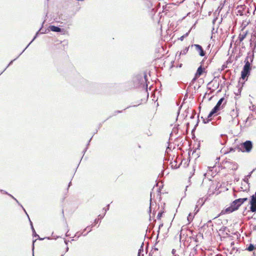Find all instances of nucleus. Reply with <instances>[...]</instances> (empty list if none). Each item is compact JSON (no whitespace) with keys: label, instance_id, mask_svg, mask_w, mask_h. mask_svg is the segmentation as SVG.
<instances>
[{"label":"nucleus","instance_id":"ddd939ff","mask_svg":"<svg viewBox=\"0 0 256 256\" xmlns=\"http://www.w3.org/2000/svg\"><path fill=\"white\" fill-rule=\"evenodd\" d=\"M50 30L54 32H61L62 29L58 26H50Z\"/></svg>","mask_w":256,"mask_h":256},{"label":"nucleus","instance_id":"cd10ccee","mask_svg":"<svg viewBox=\"0 0 256 256\" xmlns=\"http://www.w3.org/2000/svg\"><path fill=\"white\" fill-rule=\"evenodd\" d=\"M98 220H98V219L96 218V219L94 220V223L95 224H97V223L98 222Z\"/></svg>","mask_w":256,"mask_h":256},{"label":"nucleus","instance_id":"a19ab883","mask_svg":"<svg viewBox=\"0 0 256 256\" xmlns=\"http://www.w3.org/2000/svg\"><path fill=\"white\" fill-rule=\"evenodd\" d=\"M22 206V208H23L22 206ZM22 208L24 209V212H25L26 213V214L28 215V214H27L26 212V210H25V209H24V208Z\"/></svg>","mask_w":256,"mask_h":256},{"label":"nucleus","instance_id":"c85d7f7f","mask_svg":"<svg viewBox=\"0 0 256 256\" xmlns=\"http://www.w3.org/2000/svg\"><path fill=\"white\" fill-rule=\"evenodd\" d=\"M86 229H88V232H90V231H91V230H91V228H89V226H87V227H86V228L84 230H86Z\"/></svg>","mask_w":256,"mask_h":256},{"label":"nucleus","instance_id":"5701e85b","mask_svg":"<svg viewBox=\"0 0 256 256\" xmlns=\"http://www.w3.org/2000/svg\"><path fill=\"white\" fill-rule=\"evenodd\" d=\"M1 192H3L4 193L6 194H8V192H4V191L2 190ZM8 195L10 196L12 198H14L18 203V200L16 198H15L12 196L11 194H8Z\"/></svg>","mask_w":256,"mask_h":256},{"label":"nucleus","instance_id":"f03ea898","mask_svg":"<svg viewBox=\"0 0 256 256\" xmlns=\"http://www.w3.org/2000/svg\"><path fill=\"white\" fill-rule=\"evenodd\" d=\"M248 200V198H238L234 200L230 204V206L225 210L226 212H232L236 210H238L239 207L246 201Z\"/></svg>","mask_w":256,"mask_h":256},{"label":"nucleus","instance_id":"393cba45","mask_svg":"<svg viewBox=\"0 0 256 256\" xmlns=\"http://www.w3.org/2000/svg\"><path fill=\"white\" fill-rule=\"evenodd\" d=\"M224 232V229H222V226L220 229L219 230V232H218V234H219V235L220 236V234H222L223 232Z\"/></svg>","mask_w":256,"mask_h":256},{"label":"nucleus","instance_id":"6ab92c4d","mask_svg":"<svg viewBox=\"0 0 256 256\" xmlns=\"http://www.w3.org/2000/svg\"><path fill=\"white\" fill-rule=\"evenodd\" d=\"M188 48H186L182 50L180 52V54H186L188 52Z\"/></svg>","mask_w":256,"mask_h":256},{"label":"nucleus","instance_id":"3c124183","mask_svg":"<svg viewBox=\"0 0 256 256\" xmlns=\"http://www.w3.org/2000/svg\"><path fill=\"white\" fill-rule=\"evenodd\" d=\"M68 232L66 233H68ZM68 236V235L67 234H66V236Z\"/></svg>","mask_w":256,"mask_h":256},{"label":"nucleus","instance_id":"7ed1b4c3","mask_svg":"<svg viewBox=\"0 0 256 256\" xmlns=\"http://www.w3.org/2000/svg\"><path fill=\"white\" fill-rule=\"evenodd\" d=\"M244 62L245 64L241 72V78L242 80H245L246 78L248 77L251 70L250 64L248 60V57L245 59Z\"/></svg>","mask_w":256,"mask_h":256},{"label":"nucleus","instance_id":"423d86ee","mask_svg":"<svg viewBox=\"0 0 256 256\" xmlns=\"http://www.w3.org/2000/svg\"><path fill=\"white\" fill-rule=\"evenodd\" d=\"M217 112H216L215 110H214L213 109L211 110V112H210V114H208V116L207 118H203L202 117V118L203 119V122L204 123V124H206V123H208L211 120V117L212 116H213L214 114H216Z\"/></svg>","mask_w":256,"mask_h":256},{"label":"nucleus","instance_id":"bb28decb","mask_svg":"<svg viewBox=\"0 0 256 256\" xmlns=\"http://www.w3.org/2000/svg\"><path fill=\"white\" fill-rule=\"evenodd\" d=\"M198 205H196L194 210L196 211V213L198 212L199 210V209L198 208Z\"/></svg>","mask_w":256,"mask_h":256},{"label":"nucleus","instance_id":"09e8293b","mask_svg":"<svg viewBox=\"0 0 256 256\" xmlns=\"http://www.w3.org/2000/svg\"><path fill=\"white\" fill-rule=\"evenodd\" d=\"M27 216H28V214ZM28 218H30V217H28ZM29 220H30V222L31 221H30V219H29Z\"/></svg>","mask_w":256,"mask_h":256},{"label":"nucleus","instance_id":"1a4fd4ad","mask_svg":"<svg viewBox=\"0 0 256 256\" xmlns=\"http://www.w3.org/2000/svg\"><path fill=\"white\" fill-rule=\"evenodd\" d=\"M248 34V32L247 31H244L242 30L240 32L239 34L238 39L240 42H242V40L246 38V36Z\"/></svg>","mask_w":256,"mask_h":256},{"label":"nucleus","instance_id":"72a5a7b5","mask_svg":"<svg viewBox=\"0 0 256 256\" xmlns=\"http://www.w3.org/2000/svg\"><path fill=\"white\" fill-rule=\"evenodd\" d=\"M109 206H110L109 204H108V206H107V207H108V208H106V210H105V211H106V212L107 210H108V208H108Z\"/></svg>","mask_w":256,"mask_h":256},{"label":"nucleus","instance_id":"8fccbe9b","mask_svg":"<svg viewBox=\"0 0 256 256\" xmlns=\"http://www.w3.org/2000/svg\"><path fill=\"white\" fill-rule=\"evenodd\" d=\"M65 243L66 244H68V242H66V240H65Z\"/></svg>","mask_w":256,"mask_h":256},{"label":"nucleus","instance_id":"412c9836","mask_svg":"<svg viewBox=\"0 0 256 256\" xmlns=\"http://www.w3.org/2000/svg\"><path fill=\"white\" fill-rule=\"evenodd\" d=\"M171 5H172L171 4H167V5H166V6H165V7H164V11L168 10V8H170Z\"/></svg>","mask_w":256,"mask_h":256},{"label":"nucleus","instance_id":"aec40b11","mask_svg":"<svg viewBox=\"0 0 256 256\" xmlns=\"http://www.w3.org/2000/svg\"><path fill=\"white\" fill-rule=\"evenodd\" d=\"M204 204V201L203 200V199L202 198V199H200L198 201L196 205H198V206L199 205H200V206H202Z\"/></svg>","mask_w":256,"mask_h":256},{"label":"nucleus","instance_id":"39448f33","mask_svg":"<svg viewBox=\"0 0 256 256\" xmlns=\"http://www.w3.org/2000/svg\"><path fill=\"white\" fill-rule=\"evenodd\" d=\"M250 210L252 212H256V196L252 195L251 196V200L250 202Z\"/></svg>","mask_w":256,"mask_h":256},{"label":"nucleus","instance_id":"b1692460","mask_svg":"<svg viewBox=\"0 0 256 256\" xmlns=\"http://www.w3.org/2000/svg\"><path fill=\"white\" fill-rule=\"evenodd\" d=\"M142 252H143V246H142H142L140 247V248L139 249V250H138V256H140Z\"/></svg>","mask_w":256,"mask_h":256},{"label":"nucleus","instance_id":"37998d69","mask_svg":"<svg viewBox=\"0 0 256 256\" xmlns=\"http://www.w3.org/2000/svg\"><path fill=\"white\" fill-rule=\"evenodd\" d=\"M70 184H71V182H70V183L68 184V187L70 186Z\"/></svg>","mask_w":256,"mask_h":256},{"label":"nucleus","instance_id":"a211bd4d","mask_svg":"<svg viewBox=\"0 0 256 256\" xmlns=\"http://www.w3.org/2000/svg\"><path fill=\"white\" fill-rule=\"evenodd\" d=\"M190 31V30L188 32H186V34H184L181 37H180L179 39L182 41L183 40L184 38H185L188 36Z\"/></svg>","mask_w":256,"mask_h":256},{"label":"nucleus","instance_id":"de8ad7c7","mask_svg":"<svg viewBox=\"0 0 256 256\" xmlns=\"http://www.w3.org/2000/svg\"><path fill=\"white\" fill-rule=\"evenodd\" d=\"M174 250H172V252L173 254H174Z\"/></svg>","mask_w":256,"mask_h":256},{"label":"nucleus","instance_id":"9b49d317","mask_svg":"<svg viewBox=\"0 0 256 256\" xmlns=\"http://www.w3.org/2000/svg\"><path fill=\"white\" fill-rule=\"evenodd\" d=\"M149 256H160V252L158 251V248H155L151 251L149 254Z\"/></svg>","mask_w":256,"mask_h":256},{"label":"nucleus","instance_id":"20e7f679","mask_svg":"<svg viewBox=\"0 0 256 256\" xmlns=\"http://www.w3.org/2000/svg\"><path fill=\"white\" fill-rule=\"evenodd\" d=\"M240 146L244 148V150H242L247 152H250L252 148V144L250 140H246L244 142L241 144Z\"/></svg>","mask_w":256,"mask_h":256},{"label":"nucleus","instance_id":"2f4dec72","mask_svg":"<svg viewBox=\"0 0 256 256\" xmlns=\"http://www.w3.org/2000/svg\"><path fill=\"white\" fill-rule=\"evenodd\" d=\"M223 6H224V4H220V6H219V8H220V9H222Z\"/></svg>","mask_w":256,"mask_h":256},{"label":"nucleus","instance_id":"f257e3e1","mask_svg":"<svg viewBox=\"0 0 256 256\" xmlns=\"http://www.w3.org/2000/svg\"><path fill=\"white\" fill-rule=\"evenodd\" d=\"M220 156L217 157L216 160L215 165L213 166H209L208 167L209 169V171L206 173L204 174V176L206 177L209 175H210L212 177H214L216 173L220 172V170H222V164L224 162V160H222V162L220 163Z\"/></svg>","mask_w":256,"mask_h":256},{"label":"nucleus","instance_id":"ea45409f","mask_svg":"<svg viewBox=\"0 0 256 256\" xmlns=\"http://www.w3.org/2000/svg\"><path fill=\"white\" fill-rule=\"evenodd\" d=\"M152 193H151V194H150V202L152 201Z\"/></svg>","mask_w":256,"mask_h":256},{"label":"nucleus","instance_id":"58836bf2","mask_svg":"<svg viewBox=\"0 0 256 256\" xmlns=\"http://www.w3.org/2000/svg\"><path fill=\"white\" fill-rule=\"evenodd\" d=\"M223 212H224V210H222V212H221L220 213V215L222 214L223 213Z\"/></svg>","mask_w":256,"mask_h":256},{"label":"nucleus","instance_id":"e433bc0d","mask_svg":"<svg viewBox=\"0 0 256 256\" xmlns=\"http://www.w3.org/2000/svg\"><path fill=\"white\" fill-rule=\"evenodd\" d=\"M216 18L214 19V20H213V22H214H214H216Z\"/></svg>","mask_w":256,"mask_h":256},{"label":"nucleus","instance_id":"79ce46f5","mask_svg":"<svg viewBox=\"0 0 256 256\" xmlns=\"http://www.w3.org/2000/svg\"><path fill=\"white\" fill-rule=\"evenodd\" d=\"M222 78L223 79H224V74H222Z\"/></svg>","mask_w":256,"mask_h":256},{"label":"nucleus","instance_id":"c756f323","mask_svg":"<svg viewBox=\"0 0 256 256\" xmlns=\"http://www.w3.org/2000/svg\"><path fill=\"white\" fill-rule=\"evenodd\" d=\"M36 241V240H33V242H32V250H34V243Z\"/></svg>","mask_w":256,"mask_h":256},{"label":"nucleus","instance_id":"a18cd8bd","mask_svg":"<svg viewBox=\"0 0 256 256\" xmlns=\"http://www.w3.org/2000/svg\"><path fill=\"white\" fill-rule=\"evenodd\" d=\"M68 247H67V248H66V251H68Z\"/></svg>","mask_w":256,"mask_h":256},{"label":"nucleus","instance_id":"4468645a","mask_svg":"<svg viewBox=\"0 0 256 256\" xmlns=\"http://www.w3.org/2000/svg\"><path fill=\"white\" fill-rule=\"evenodd\" d=\"M203 68L202 66L198 67L197 70L196 72V76L198 77L200 76L202 73Z\"/></svg>","mask_w":256,"mask_h":256},{"label":"nucleus","instance_id":"7c9ffc66","mask_svg":"<svg viewBox=\"0 0 256 256\" xmlns=\"http://www.w3.org/2000/svg\"><path fill=\"white\" fill-rule=\"evenodd\" d=\"M122 111L117 110L115 112V114L121 112Z\"/></svg>","mask_w":256,"mask_h":256},{"label":"nucleus","instance_id":"9d476101","mask_svg":"<svg viewBox=\"0 0 256 256\" xmlns=\"http://www.w3.org/2000/svg\"><path fill=\"white\" fill-rule=\"evenodd\" d=\"M224 100V98H221L218 100V102L216 106L213 108V110L218 112L220 110V106L222 104Z\"/></svg>","mask_w":256,"mask_h":256},{"label":"nucleus","instance_id":"0eeeda50","mask_svg":"<svg viewBox=\"0 0 256 256\" xmlns=\"http://www.w3.org/2000/svg\"><path fill=\"white\" fill-rule=\"evenodd\" d=\"M194 46L196 48V50L198 52L199 54L201 56H203L205 55V52L202 46L199 44H194Z\"/></svg>","mask_w":256,"mask_h":256},{"label":"nucleus","instance_id":"6e6552de","mask_svg":"<svg viewBox=\"0 0 256 256\" xmlns=\"http://www.w3.org/2000/svg\"><path fill=\"white\" fill-rule=\"evenodd\" d=\"M222 136H223V134H221L220 136V137L218 138V141L216 142V146L218 148H220V152L221 153H222V150L223 149V148H220V146H222L224 144V142H222Z\"/></svg>","mask_w":256,"mask_h":256},{"label":"nucleus","instance_id":"a878e982","mask_svg":"<svg viewBox=\"0 0 256 256\" xmlns=\"http://www.w3.org/2000/svg\"><path fill=\"white\" fill-rule=\"evenodd\" d=\"M162 212H158V216H157V218H158V219L160 218H161V217H162Z\"/></svg>","mask_w":256,"mask_h":256},{"label":"nucleus","instance_id":"4be33fe9","mask_svg":"<svg viewBox=\"0 0 256 256\" xmlns=\"http://www.w3.org/2000/svg\"><path fill=\"white\" fill-rule=\"evenodd\" d=\"M193 219V216H192L191 214H188V220L190 222L192 221Z\"/></svg>","mask_w":256,"mask_h":256},{"label":"nucleus","instance_id":"f8f14e48","mask_svg":"<svg viewBox=\"0 0 256 256\" xmlns=\"http://www.w3.org/2000/svg\"><path fill=\"white\" fill-rule=\"evenodd\" d=\"M216 32H217L218 34H220V38L222 40V44L224 43V40H223V38H224V36L223 35L222 28H220V26H219L218 28V29H217Z\"/></svg>","mask_w":256,"mask_h":256},{"label":"nucleus","instance_id":"f3484780","mask_svg":"<svg viewBox=\"0 0 256 256\" xmlns=\"http://www.w3.org/2000/svg\"><path fill=\"white\" fill-rule=\"evenodd\" d=\"M30 225H31V228H32V230L33 236H35V237L38 236V235L36 234V233L34 228V226H32V222H30Z\"/></svg>","mask_w":256,"mask_h":256},{"label":"nucleus","instance_id":"473e14b6","mask_svg":"<svg viewBox=\"0 0 256 256\" xmlns=\"http://www.w3.org/2000/svg\"><path fill=\"white\" fill-rule=\"evenodd\" d=\"M14 60H15V59H14V60H12V61L10 62V64H8V66H10V64H11L12 63V62H13Z\"/></svg>","mask_w":256,"mask_h":256},{"label":"nucleus","instance_id":"49530a36","mask_svg":"<svg viewBox=\"0 0 256 256\" xmlns=\"http://www.w3.org/2000/svg\"><path fill=\"white\" fill-rule=\"evenodd\" d=\"M150 212L151 211V206H150Z\"/></svg>","mask_w":256,"mask_h":256},{"label":"nucleus","instance_id":"f704fd0d","mask_svg":"<svg viewBox=\"0 0 256 256\" xmlns=\"http://www.w3.org/2000/svg\"><path fill=\"white\" fill-rule=\"evenodd\" d=\"M38 238L40 240H44V238H40L39 236H38Z\"/></svg>","mask_w":256,"mask_h":256},{"label":"nucleus","instance_id":"dca6fc26","mask_svg":"<svg viewBox=\"0 0 256 256\" xmlns=\"http://www.w3.org/2000/svg\"><path fill=\"white\" fill-rule=\"evenodd\" d=\"M255 249L254 246L252 244H250L246 250L249 252H252Z\"/></svg>","mask_w":256,"mask_h":256},{"label":"nucleus","instance_id":"4c0bfd02","mask_svg":"<svg viewBox=\"0 0 256 256\" xmlns=\"http://www.w3.org/2000/svg\"><path fill=\"white\" fill-rule=\"evenodd\" d=\"M222 70L224 69V64L222 65Z\"/></svg>","mask_w":256,"mask_h":256},{"label":"nucleus","instance_id":"c03bdc74","mask_svg":"<svg viewBox=\"0 0 256 256\" xmlns=\"http://www.w3.org/2000/svg\"><path fill=\"white\" fill-rule=\"evenodd\" d=\"M216 256H222V254H217Z\"/></svg>","mask_w":256,"mask_h":256},{"label":"nucleus","instance_id":"c9c22d12","mask_svg":"<svg viewBox=\"0 0 256 256\" xmlns=\"http://www.w3.org/2000/svg\"><path fill=\"white\" fill-rule=\"evenodd\" d=\"M98 217H100V218H103V217H104V216H101L100 215H99V216H98Z\"/></svg>","mask_w":256,"mask_h":256},{"label":"nucleus","instance_id":"2eb2a0df","mask_svg":"<svg viewBox=\"0 0 256 256\" xmlns=\"http://www.w3.org/2000/svg\"><path fill=\"white\" fill-rule=\"evenodd\" d=\"M40 30H39L36 32V36H34V38H33V39L32 40V41L29 43V44L24 49V50L20 54L19 56H20L24 51V50L30 46V44L34 40V39L36 38L38 34V32Z\"/></svg>","mask_w":256,"mask_h":256}]
</instances>
